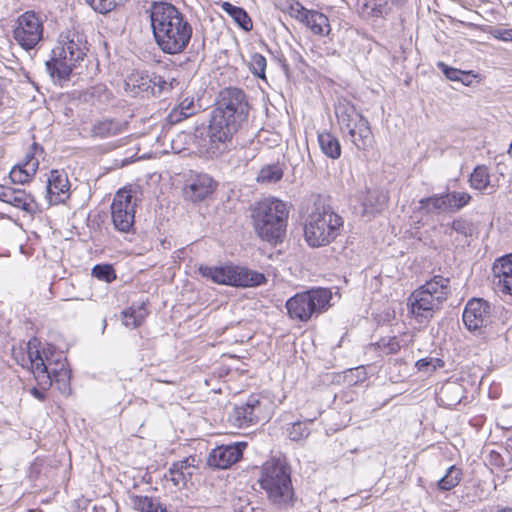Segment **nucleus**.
Instances as JSON below:
<instances>
[{
  "label": "nucleus",
  "mask_w": 512,
  "mask_h": 512,
  "mask_svg": "<svg viewBox=\"0 0 512 512\" xmlns=\"http://www.w3.org/2000/svg\"><path fill=\"white\" fill-rule=\"evenodd\" d=\"M46 386H32L29 392L37 399L44 400L46 394Z\"/></svg>",
  "instance_id": "603ef678"
},
{
  "label": "nucleus",
  "mask_w": 512,
  "mask_h": 512,
  "mask_svg": "<svg viewBox=\"0 0 512 512\" xmlns=\"http://www.w3.org/2000/svg\"><path fill=\"white\" fill-rule=\"evenodd\" d=\"M127 122L114 118L96 120L89 129L92 138L105 139L124 133L127 130Z\"/></svg>",
  "instance_id": "aec40b11"
},
{
  "label": "nucleus",
  "mask_w": 512,
  "mask_h": 512,
  "mask_svg": "<svg viewBox=\"0 0 512 512\" xmlns=\"http://www.w3.org/2000/svg\"><path fill=\"white\" fill-rule=\"evenodd\" d=\"M375 349L383 355H392L399 352L401 344L396 336H385L374 344Z\"/></svg>",
  "instance_id": "58836bf2"
},
{
  "label": "nucleus",
  "mask_w": 512,
  "mask_h": 512,
  "mask_svg": "<svg viewBox=\"0 0 512 512\" xmlns=\"http://www.w3.org/2000/svg\"><path fill=\"white\" fill-rule=\"evenodd\" d=\"M221 7L242 29L245 31L252 29V20L243 8L229 2H223Z\"/></svg>",
  "instance_id": "c756f323"
},
{
  "label": "nucleus",
  "mask_w": 512,
  "mask_h": 512,
  "mask_svg": "<svg viewBox=\"0 0 512 512\" xmlns=\"http://www.w3.org/2000/svg\"><path fill=\"white\" fill-rule=\"evenodd\" d=\"M195 468L196 458L194 456H190L183 460L174 462L165 477L172 481L174 486L184 487L191 479Z\"/></svg>",
  "instance_id": "412c9836"
},
{
  "label": "nucleus",
  "mask_w": 512,
  "mask_h": 512,
  "mask_svg": "<svg viewBox=\"0 0 512 512\" xmlns=\"http://www.w3.org/2000/svg\"><path fill=\"white\" fill-rule=\"evenodd\" d=\"M449 213H455L469 204L471 195L467 192L453 191L445 193Z\"/></svg>",
  "instance_id": "e433bc0d"
},
{
  "label": "nucleus",
  "mask_w": 512,
  "mask_h": 512,
  "mask_svg": "<svg viewBox=\"0 0 512 512\" xmlns=\"http://www.w3.org/2000/svg\"><path fill=\"white\" fill-rule=\"evenodd\" d=\"M438 66L442 68V71L445 74V76L451 81H461L462 83H464V78L468 77V75L465 72L458 70L456 68L448 67L442 62H440Z\"/></svg>",
  "instance_id": "09e8293b"
},
{
  "label": "nucleus",
  "mask_w": 512,
  "mask_h": 512,
  "mask_svg": "<svg viewBox=\"0 0 512 512\" xmlns=\"http://www.w3.org/2000/svg\"><path fill=\"white\" fill-rule=\"evenodd\" d=\"M489 34L493 38L501 41H512V28L506 29L502 27H492L489 31Z\"/></svg>",
  "instance_id": "8fccbe9b"
},
{
  "label": "nucleus",
  "mask_w": 512,
  "mask_h": 512,
  "mask_svg": "<svg viewBox=\"0 0 512 512\" xmlns=\"http://www.w3.org/2000/svg\"><path fill=\"white\" fill-rule=\"evenodd\" d=\"M443 366V360L434 357L423 358L416 362V367L418 368V370L427 373L435 371L437 368H441Z\"/></svg>",
  "instance_id": "c03bdc74"
},
{
  "label": "nucleus",
  "mask_w": 512,
  "mask_h": 512,
  "mask_svg": "<svg viewBox=\"0 0 512 512\" xmlns=\"http://www.w3.org/2000/svg\"><path fill=\"white\" fill-rule=\"evenodd\" d=\"M451 229L465 237H470L473 234V224L464 218L454 219L451 223Z\"/></svg>",
  "instance_id": "49530a36"
},
{
  "label": "nucleus",
  "mask_w": 512,
  "mask_h": 512,
  "mask_svg": "<svg viewBox=\"0 0 512 512\" xmlns=\"http://www.w3.org/2000/svg\"><path fill=\"white\" fill-rule=\"evenodd\" d=\"M318 141L322 152L332 158L337 159L341 155V146L338 139L330 133H321L318 136Z\"/></svg>",
  "instance_id": "7c9ffc66"
},
{
  "label": "nucleus",
  "mask_w": 512,
  "mask_h": 512,
  "mask_svg": "<svg viewBox=\"0 0 512 512\" xmlns=\"http://www.w3.org/2000/svg\"><path fill=\"white\" fill-rule=\"evenodd\" d=\"M249 109L241 89L229 87L220 92L217 107L211 112L207 134V152L211 156L218 157L228 151L234 134L247 120Z\"/></svg>",
  "instance_id": "f257e3e1"
},
{
  "label": "nucleus",
  "mask_w": 512,
  "mask_h": 512,
  "mask_svg": "<svg viewBox=\"0 0 512 512\" xmlns=\"http://www.w3.org/2000/svg\"><path fill=\"white\" fill-rule=\"evenodd\" d=\"M463 386H441L436 392L437 401L445 407H452L461 402Z\"/></svg>",
  "instance_id": "c85d7f7f"
},
{
  "label": "nucleus",
  "mask_w": 512,
  "mask_h": 512,
  "mask_svg": "<svg viewBox=\"0 0 512 512\" xmlns=\"http://www.w3.org/2000/svg\"><path fill=\"white\" fill-rule=\"evenodd\" d=\"M494 280L512 276V254L498 259L493 265Z\"/></svg>",
  "instance_id": "ea45409f"
},
{
  "label": "nucleus",
  "mask_w": 512,
  "mask_h": 512,
  "mask_svg": "<svg viewBox=\"0 0 512 512\" xmlns=\"http://www.w3.org/2000/svg\"><path fill=\"white\" fill-rule=\"evenodd\" d=\"M179 82L174 77L149 74L147 71L135 70L125 79V91L132 97L160 96L171 91Z\"/></svg>",
  "instance_id": "9d476101"
},
{
  "label": "nucleus",
  "mask_w": 512,
  "mask_h": 512,
  "mask_svg": "<svg viewBox=\"0 0 512 512\" xmlns=\"http://www.w3.org/2000/svg\"><path fill=\"white\" fill-rule=\"evenodd\" d=\"M259 483L274 505L280 508L293 505L294 491L290 469L285 460L272 459L265 462L262 466Z\"/></svg>",
  "instance_id": "39448f33"
},
{
  "label": "nucleus",
  "mask_w": 512,
  "mask_h": 512,
  "mask_svg": "<svg viewBox=\"0 0 512 512\" xmlns=\"http://www.w3.org/2000/svg\"><path fill=\"white\" fill-rule=\"evenodd\" d=\"M388 197L379 191H368L365 199L363 200V214L374 215L381 212L387 203Z\"/></svg>",
  "instance_id": "bb28decb"
},
{
  "label": "nucleus",
  "mask_w": 512,
  "mask_h": 512,
  "mask_svg": "<svg viewBox=\"0 0 512 512\" xmlns=\"http://www.w3.org/2000/svg\"><path fill=\"white\" fill-rule=\"evenodd\" d=\"M70 183L64 171L52 170L47 178V198L50 204L65 202L69 198Z\"/></svg>",
  "instance_id": "a211bd4d"
},
{
  "label": "nucleus",
  "mask_w": 512,
  "mask_h": 512,
  "mask_svg": "<svg viewBox=\"0 0 512 512\" xmlns=\"http://www.w3.org/2000/svg\"><path fill=\"white\" fill-rule=\"evenodd\" d=\"M297 20L305 24L314 34L324 36L330 32L327 16L316 10H308L304 7Z\"/></svg>",
  "instance_id": "b1692460"
},
{
  "label": "nucleus",
  "mask_w": 512,
  "mask_h": 512,
  "mask_svg": "<svg viewBox=\"0 0 512 512\" xmlns=\"http://www.w3.org/2000/svg\"><path fill=\"white\" fill-rule=\"evenodd\" d=\"M86 3L96 12L106 14L111 12L117 5V0H85Z\"/></svg>",
  "instance_id": "a18cd8bd"
},
{
  "label": "nucleus",
  "mask_w": 512,
  "mask_h": 512,
  "mask_svg": "<svg viewBox=\"0 0 512 512\" xmlns=\"http://www.w3.org/2000/svg\"><path fill=\"white\" fill-rule=\"evenodd\" d=\"M71 386H64V389L62 390L63 393H67V394H70V389Z\"/></svg>",
  "instance_id": "5fc2aeb1"
},
{
  "label": "nucleus",
  "mask_w": 512,
  "mask_h": 512,
  "mask_svg": "<svg viewBox=\"0 0 512 512\" xmlns=\"http://www.w3.org/2000/svg\"><path fill=\"white\" fill-rule=\"evenodd\" d=\"M15 41L25 50L34 48L43 36V25L33 11H27L16 20L13 31Z\"/></svg>",
  "instance_id": "ddd939ff"
},
{
  "label": "nucleus",
  "mask_w": 512,
  "mask_h": 512,
  "mask_svg": "<svg viewBox=\"0 0 512 512\" xmlns=\"http://www.w3.org/2000/svg\"><path fill=\"white\" fill-rule=\"evenodd\" d=\"M366 371L363 366H359L353 369H348L342 374L337 375L333 383L340 384L341 382L346 384H360L366 381Z\"/></svg>",
  "instance_id": "c9c22d12"
},
{
  "label": "nucleus",
  "mask_w": 512,
  "mask_h": 512,
  "mask_svg": "<svg viewBox=\"0 0 512 512\" xmlns=\"http://www.w3.org/2000/svg\"><path fill=\"white\" fill-rule=\"evenodd\" d=\"M137 201V197L130 189H121L114 196L111 216L113 225L119 232L128 233L133 229Z\"/></svg>",
  "instance_id": "f8f14e48"
},
{
  "label": "nucleus",
  "mask_w": 512,
  "mask_h": 512,
  "mask_svg": "<svg viewBox=\"0 0 512 512\" xmlns=\"http://www.w3.org/2000/svg\"><path fill=\"white\" fill-rule=\"evenodd\" d=\"M492 306L483 299L468 301L463 312V322L469 330H477L492 322Z\"/></svg>",
  "instance_id": "2eb2a0df"
},
{
  "label": "nucleus",
  "mask_w": 512,
  "mask_h": 512,
  "mask_svg": "<svg viewBox=\"0 0 512 512\" xmlns=\"http://www.w3.org/2000/svg\"><path fill=\"white\" fill-rule=\"evenodd\" d=\"M276 6L296 20L304 10V6L296 0H276Z\"/></svg>",
  "instance_id": "79ce46f5"
},
{
  "label": "nucleus",
  "mask_w": 512,
  "mask_h": 512,
  "mask_svg": "<svg viewBox=\"0 0 512 512\" xmlns=\"http://www.w3.org/2000/svg\"><path fill=\"white\" fill-rule=\"evenodd\" d=\"M493 282L498 291L502 292L503 294L512 296V276L509 278L494 280Z\"/></svg>",
  "instance_id": "3c124183"
},
{
  "label": "nucleus",
  "mask_w": 512,
  "mask_h": 512,
  "mask_svg": "<svg viewBox=\"0 0 512 512\" xmlns=\"http://www.w3.org/2000/svg\"><path fill=\"white\" fill-rule=\"evenodd\" d=\"M231 417L236 426L244 428L265 420L267 414L264 411V405L260 396L252 394L245 404L234 408Z\"/></svg>",
  "instance_id": "4468645a"
},
{
  "label": "nucleus",
  "mask_w": 512,
  "mask_h": 512,
  "mask_svg": "<svg viewBox=\"0 0 512 512\" xmlns=\"http://www.w3.org/2000/svg\"><path fill=\"white\" fill-rule=\"evenodd\" d=\"M351 142L357 147L359 150H366L372 144V132L369 126L368 120L365 118L364 121H361L360 124L353 130H350L348 134Z\"/></svg>",
  "instance_id": "393cba45"
},
{
  "label": "nucleus",
  "mask_w": 512,
  "mask_h": 512,
  "mask_svg": "<svg viewBox=\"0 0 512 512\" xmlns=\"http://www.w3.org/2000/svg\"><path fill=\"white\" fill-rule=\"evenodd\" d=\"M450 293V279L442 275L434 276L409 296L408 305L411 313L417 318L432 317Z\"/></svg>",
  "instance_id": "0eeeda50"
},
{
  "label": "nucleus",
  "mask_w": 512,
  "mask_h": 512,
  "mask_svg": "<svg viewBox=\"0 0 512 512\" xmlns=\"http://www.w3.org/2000/svg\"><path fill=\"white\" fill-rule=\"evenodd\" d=\"M491 460H492V463L497 466L510 465L512 462V459L510 458L509 463H505L503 457L499 453H495V452L491 453Z\"/></svg>",
  "instance_id": "864d4df0"
},
{
  "label": "nucleus",
  "mask_w": 512,
  "mask_h": 512,
  "mask_svg": "<svg viewBox=\"0 0 512 512\" xmlns=\"http://www.w3.org/2000/svg\"><path fill=\"white\" fill-rule=\"evenodd\" d=\"M419 204L420 208L427 214L449 213L445 194H436L422 198Z\"/></svg>",
  "instance_id": "cd10ccee"
},
{
  "label": "nucleus",
  "mask_w": 512,
  "mask_h": 512,
  "mask_svg": "<svg viewBox=\"0 0 512 512\" xmlns=\"http://www.w3.org/2000/svg\"><path fill=\"white\" fill-rule=\"evenodd\" d=\"M470 185L476 190H484L490 183V175L486 166H477L470 175Z\"/></svg>",
  "instance_id": "4c0bfd02"
},
{
  "label": "nucleus",
  "mask_w": 512,
  "mask_h": 512,
  "mask_svg": "<svg viewBox=\"0 0 512 512\" xmlns=\"http://www.w3.org/2000/svg\"><path fill=\"white\" fill-rule=\"evenodd\" d=\"M249 64H250V70L255 76H257L261 79L266 78L265 71H266L267 61L264 56H262L259 53H253L250 57Z\"/></svg>",
  "instance_id": "37998d69"
},
{
  "label": "nucleus",
  "mask_w": 512,
  "mask_h": 512,
  "mask_svg": "<svg viewBox=\"0 0 512 512\" xmlns=\"http://www.w3.org/2000/svg\"><path fill=\"white\" fill-rule=\"evenodd\" d=\"M332 293L326 288H317L298 293L286 302L288 314L293 319L308 321L314 314L328 309Z\"/></svg>",
  "instance_id": "1a4fd4ad"
},
{
  "label": "nucleus",
  "mask_w": 512,
  "mask_h": 512,
  "mask_svg": "<svg viewBox=\"0 0 512 512\" xmlns=\"http://www.w3.org/2000/svg\"><path fill=\"white\" fill-rule=\"evenodd\" d=\"M462 476V470L452 465L447 469L446 474L438 480L437 486L442 491H449L460 483Z\"/></svg>",
  "instance_id": "f704fd0d"
},
{
  "label": "nucleus",
  "mask_w": 512,
  "mask_h": 512,
  "mask_svg": "<svg viewBox=\"0 0 512 512\" xmlns=\"http://www.w3.org/2000/svg\"><path fill=\"white\" fill-rule=\"evenodd\" d=\"M197 106L193 98L183 99L170 113L169 117L173 122H179L182 119L194 115L197 111Z\"/></svg>",
  "instance_id": "473e14b6"
},
{
  "label": "nucleus",
  "mask_w": 512,
  "mask_h": 512,
  "mask_svg": "<svg viewBox=\"0 0 512 512\" xmlns=\"http://www.w3.org/2000/svg\"><path fill=\"white\" fill-rule=\"evenodd\" d=\"M37 150L42 151V148L34 142L31 145L29 151L26 153L23 161L19 164H16L11 169L9 177L13 183L25 184L30 182L31 179L35 176L39 167V160L35 157Z\"/></svg>",
  "instance_id": "f3484780"
},
{
  "label": "nucleus",
  "mask_w": 512,
  "mask_h": 512,
  "mask_svg": "<svg viewBox=\"0 0 512 512\" xmlns=\"http://www.w3.org/2000/svg\"><path fill=\"white\" fill-rule=\"evenodd\" d=\"M216 187L213 179L207 174L192 176L184 187V196L192 202H199L213 193Z\"/></svg>",
  "instance_id": "6ab92c4d"
},
{
  "label": "nucleus",
  "mask_w": 512,
  "mask_h": 512,
  "mask_svg": "<svg viewBox=\"0 0 512 512\" xmlns=\"http://www.w3.org/2000/svg\"><path fill=\"white\" fill-rule=\"evenodd\" d=\"M0 201L23 211L31 212L34 198L23 189L0 185Z\"/></svg>",
  "instance_id": "4be33fe9"
},
{
  "label": "nucleus",
  "mask_w": 512,
  "mask_h": 512,
  "mask_svg": "<svg viewBox=\"0 0 512 512\" xmlns=\"http://www.w3.org/2000/svg\"><path fill=\"white\" fill-rule=\"evenodd\" d=\"M87 42L77 32L61 34L52 56L46 62L48 71L52 76L60 79L67 78L72 69L84 59L88 50Z\"/></svg>",
  "instance_id": "423d86ee"
},
{
  "label": "nucleus",
  "mask_w": 512,
  "mask_h": 512,
  "mask_svg": "<svg viewBox=\"0 0 512 512\" xmlns=\"http://www.w3.org/2000/svg\"><path fill=\"white\" fill-rule=\"evenodd\" d=\"M335 115L340 126L350 133L351 129H355L361 121L365 120L356 108L346 100H340L335 106Z\"/></svg>",
  "instance_id": "5701e85b"
},
{
  "label": "nucleus",
  "mask_w": 512,
  "mask_h": 512,
  "mask_svg": "<svg viewBox=\"0 0 512 512\" xmlns=\"http://www.w3.org/2000/svg\"><path fill=\"white\" fill-rule=\"evenodd\" d=\"M246 442L218 446L209 453L207 465L215 469H227L242 457Z\"/></svg>",
  "instance_id": "dca6fc26"
},
{
  "label": "nucleus",
  "mask_w": 512,
  "mask_h": 512,
  "mask_svg": "<svg viewBox=\"0 0 512 512\" xmlns=\"http://www.w3.org/2000/svg\"><path fill=\"white\" fill-rule=\"evenodd\" d=\"M131 504L139 512H167L158 500L148 496H132Z\"/></svg>",
  "instance_id": "2f4dec72"
},
{
  "label": "nucleus",
  "mask_w": 512,
  "mask_h": 512,
  "mask_svg": "<svg viewBox=\"0 0 512 512\" xmlns=\"http://www.w3.org/2000/svg\"><path fill=\"white\" fill-rule=\"evenodd\" d=\"M289 209L277 198H265L251 208V220L257 236L268 243L278 244L286 235Z\"/></svg>",
  "instance_id": "20e7f679"
},
{
  "label": "nucleus",
  "mask_w": 512,
  "mask_h": 512,
  "mask_svg": "<svg viewBox=\"0 0 512 512\" xmlns=\"http://www.w3.org/2000/svg\"><path fill=\"white\" fill-rule=\"evenodd\" d=\"M148 315V310L144 303L133 304L122 312V322L130 329H135L142 325Z\"/></svg>",
  "instance_id": "a878e982"
},
{
  "label": "nucleus",
  "mask_w": 512,
  "mask_h": 512,
  "mask_svg": "<svg viewBox=\"0 0 512 512\" xmlns=\"http://www.w3.org/2000/svg\"><path fill=\"white\" fill-rule=\"evenodd\" d=\"M92 276L98 280L111 283L116 279V273L112 265L109 264H98L92 269Z\"/></svg>",
  "instance_id": "a19ab883"
},
{
  "label": "nucleus",
  "mask_w": 512,
  "mask_h": 512,
  "mask_svg": "<svg viewBox=\"0 0 512 512\" xmlns=\"http://www.w3.org/2000/svg\"><path fill=\"white\" fill-rule=\"evenodd\" d=\"M309 434L310 431L304 422L294 423L288 432L289 438L293 441H300L307 438Z\"/></svg>",
  "instance_id": "de8ad7c7"
},
{
  "label": "nucleus",
  "mask_w": 512,
  "mask_h": 512,
  "mask_svg": "<svg viewBox=\"0 0 512 512\" xmlns=\"http://www.w3.org/2000/svg\"><path fill=\"white\" fill-rule=\"evenodd\" d=\"M154 39L165 54L176 55L185 51L193 33L191 24L170 3H154L150 12Z\"/></svg>",
  "instance_id": "f03ea898"
},
{
  "label": "nucleus",
  "mask_w": 512,
  "mask_h": 512,
  "mask_svg": "<svg viewBox=\"0 0 512 512\" xmlns=\"http://www.w3.org/2000/svg\"><path fill=\"white\" fill-rule=\"evenodd\" d=\"M497 512H512V508H504V509H501Z\"/></svg>",
  "instance_id": "6e6d98bb"
},
{
  "label": "nucleus",
  "mask_w": 512,
  "mask_h": 512,
  "mask_svg": "<svg viewBox=\"0 0 512 512\" xmlns=\"http://www.w3.org/2000/svg\"><path fill=\"white\" fill-rule=\"evenodd\" d=\"M199 272L203 277L222 285L247 287L260 285L265 281V277L261 273L229 266H200Z\"/></svg>",
  "instance_id": "9b49d317"
},
{
  "label": "nucleus",
  "mask_w": 512,
  "mask_h": 512,
  "mask_svg": "<svg viewBox=\"0 0 512 512\" xmlns=\"http://www.w3.org/2000/svg\"><path fill=\"white\" fill-rule=\"evenodd\" d=\"M343 218L319 195L307 201L304 237L311 247H322L333 242L341 233Z\"/></svg>",
  "instance_id": "7ed1b4c3"
},
{
  "label": "nucleus",
  "mask_w": 512,
  "mask_h": 512,
  "mask_svg": "<svg viewBox=\"0 0 512 512\" xmlns=\"http://www.w3.org/2000/svg\"><path fill=\"white\" fill-rule=\"evenodd\" d=\"M21 366L32 372L38 384H41L44 379H48L50 384H67L71 379V371L66 361L58 360L46 363L39 349V341L36 338L31 339L26 344Z\"/></svg>",
  "instance_id": "6e6552de"
},
{
  "label": "nucleus",
  "mask_w": 512,
  "mask_h": 512,
  "mask_svg": "<svg viewBox=\"0 0 512 512\" xmlns=\"http://www.w3.org/2000/svg\"><path fill=\"white\" fill-rule=\"evenodd\" d=\"M283 168L280 164H269L262 167L257 176V182L262 184H273L283 177Z\"/></svg>",
  "instance_id": "72a5a7b5"
}]
</instances>
